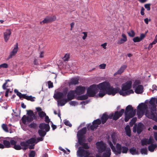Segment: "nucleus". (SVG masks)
<instances>
[{"instance_id": "nucleus-47", "label": "nucleus", "mask_w": 157, "mask_h": 157, "mask_svg": "<svg viewBox=\"0 0 157 157\" xmlns=\"http://www.w3.org/2000/svg\"><path fill=\"white\" fill-rule=\"evenodd\" d=\"M34 98H35L33 97L32 96H27L26 99L31 101H35V100L34 99Z\"/></svg>"}, {"instance_id": "nucleus-29", "label": "nucleus", "mask_w": 157, "mask_h": 157, "mask_svg": "<svg viewBox=\"0 0 157 157\" xmlns=\"http://www.w3.org/2000/svg\"><path fill=\"white\" fill-rule=\"evenodd\" d=\"M146 114L148 118L152 119L155 121L156 120V118L155 115L151 111L149 113H146Z\"/></svg>"}, {"instance_id": "nucleus-33", "label": "nucleus", "mask_w": 157, "mask_h": 157, "mask_svg": "<svg viewBox=\"0 0 157 157\" xmlns=\"http://www.w3.org/2000/svg\"><path fill=\"white\" fill-rule=\"evenodd\" d=\"M129 152L132 155L139 154L138 151L136 150V149L135 147L130 148L129 149Z\"/></svg>"}, {"instance_id": "nucleus-30", "label": "nucleus", "mask_w": 157, "mask_h": 157, "mask_svg": "<svg viewBox=\"0 0 157 157\" xmlns=\"http://www.w3.org/2000/svg\"><path fill=\"white\" fill-rule=\"evenodd\" d=\"M125 130L126 135L129 137L131 136V130L129 125H127L125 128Z\"/></svg>"}, {"instance_id": "nucleus-51", "label": "nucleus", "mask_w": 157, "mask_h": 157, "mask_svg": "<svg viewBox=\"0 0 157 157\" xmlns=\"http://www.w3.org/2000/svg\"><path fill=\"white\" fill-rule=\"evenodd\" d=\"M16 53H15V52H13V51H12L10 53L9 56L8 58L7 59V60H9L10 59L12 58L13 56H14Z\"/></svg>"}, {"instance_id": "nucleus-48", "label": "nucleus", "mask_w": 157, "mask_h": 157, "mask_svg": "<svg viewBox=\"0 0 157 157\" xmlns=\"http://www.w3.org/2000/svg\"><path fill=\"white\" fill-rule=\"evenodd\" d=\"M137 120L136 118H132L129 122V124L131 126L132 125L136 122Z\"/></svg>"}, {"instance_id": "nucleus-52", "label": "nucleus", "mask_w": 157, "mask_h": 157, "mask_svg": "<svg viewBox=\"0 0 157 157\" xmlns=\"http://www.w3.org/2000/svg\"><path fill=\"white\" fill-rule=\"evenodd\" d=\"M26 118L27 116L25 115H24L22 118L21 120L22 123L24 124H25L26 121H27V118Z\"/></svg>"}, {"instance_id": "nucleus-11", "label": "nucleus", "mask_w": 157, "mask_h": 157, "mask_svg": "<svg viewBox=\"0 0 157 157\" xmlns=\"http://www.w3.org/2000/svg\"><path fill=\"white\" fill-rule=\"evenodd\" d=\"M124 112V110L123 109H121L119 111H116L114 114L113 119L115 121L117 120L122 116Z\"/></svg>"}, {"instance_id": "nucleus-63", "label": "nucleus", "mask_w": 157, "mask_h": 157, "mask_svg": "<svg viewBox=\"0 0 157 157\" xmlns=\"http://www.w3.org/2000/svg\"><path fill=\"white\" fill-rule=\"evenodd\" d=\"M45 121L48 124L50 121V119H49L48 117L46 115L45 116Z\"/></svg>"}, {"instance_id": "nucleus-42", "label": "nucleus", "mask_w": 157, "mask_h": 157, "mask_svg": "<svg viewBox=\"0 0 157 157\" xmlns=\"http://www.w3.org/2000/svg\"><path fill=\"white\" fill-rule=\"evenodd\" d=\"M140 152L142 154H144L145 155H147V150L146 148H142L141 149Z\"/></svg>"}, {"instance_id": "nucleus-3", "label": "nucleus", "mask_w": 157, "mask_h": 157, "mask_svg": "<svg viewBox=\"0 0 157 157\" xmlns=\"http://www.w3.org/2000/svg\"><path fill=\"white\" fill-rule=\"evenodd\" d=\"M96 85L93 84L90 86L87 89V94L88 95L89 97H91L95 96V95L98 92V88L100 90H105L107 93L106 90L105 89H101L100 88L99 85Z\"/></svg>"}, {"instance_id": "nucleus-34", "label": "nucleus", "mask_w": 157, "mask_h": 157, "mask_svg": "<svg viewBox=\"0 0 157 157\" xmlns=\"http://www.w3.org/2000/svg\"><path fill=\"white\" fill-rule=\"evenodd\" d=\"M3 143L4 147H5L6 148H9L11 147V144L10 143V142L9 141L6 140H3Z\"/></svg>"}, {"instance_id": "nucleus-53", "label": "nucleus", "mask_w": 157, "mask_h": 157, "mask_svg": "<svg viewBox=\"0 0 157 157\" xmlns=\"http://www.w3.org/2000/svg\"><path fill=\"white\" fill-rule=\"evenodd\" d=\"M69 56L70 55L69 54H66L63 57V59L64 61H68L69 59Z\"/></svg>"}, {"instance_id": "nucleus-25", "label": "nucleus", "mask_w": 157, "mask_h": 157, "mask_svg": "<svg viewBox=\"0 0 157 157\" xmlns=\"http://www.w3.org/2000/svg\"><path fill=\"white\" fill-rule=\"evenodd\" d=\"M69 101L67 98H63L60 99V100L58 101V105L60 106H64L67 102Z\"/></svg>"}, {"instance_id": "nucleus-26", "label": "nucleus", "mask_w": 157, "mask_h": 157, "mask_svg": "<svg viewBox=\"0 0 157 157\" xmlns=\"http://www.w3.org/2000/svg\"><path fill=\"white\" fill-rule=\"evenodd\" d=\"M79 79L76 78H72L69 83V85H75L78 83Z\"/></svg>"}, {"instance_id": "nucleus-31", "label": "nucleus", "mask_w": 157, "mask_h": 157, "mask_svg": "<svg viewBox=\"0 0 157 157\" xmlns=\"http://www.w3.org/2000/svg\"><path fill=\"white\" fill-rule=\"evenodd\" d=\"M108 118V115L105 114H103L102 116L101 117V122L102 124H104Z\"/></svg>"}, {"instance_id": "nucleus-13", "label": "nucleus", "mask_w": 157, "mask_h": 157, "mask_svg": "<svg viewBox=\"0 0 157 157\" xmlns=\"http://www.w3.org/2000/svg\"><path fill=\"white\" fill-rule=\"evenodd\" d=\"M75 94L76 93L74 90H71L69 91L68 92L67 95V99L69 101L74 99L75 97Z\"/></svg>"}, {"instance_id": "nucleus-56", "label": "nucleus", "mask_w": 157, "mask_h": 157, "mask_svg": "<svg viewBox=\"0 0 157 157\" xmlns=\"http://www.w3.org/2000/svg\"><path fill=\"white\" fill-rule=\"evenodd\" d=\"M133 40L134 42H139L141 41L140 38L138 36L136 37L133 39Z\"/></svg>"}, {"instance_id": "nucleus-55", "label": "nucleus", "mask_w": 157, "mask_h": 157, "mask_svg": "<svg viewBox=\"0 0 157 157\" xmlns=\"http://www.w3.org/2000/svg\"><path fill=\"white\" fill-rule=\"evenodd\" d=\"M29 127L31 128H36V123L33 122L31 123L29 125Z\"/></svg>"}, {"instance_id": "nucleus-46", "label": "nucleus", "mask_w": 157, "mask_h": 157, "mask_svg": "<svg viewBox=\"0 0 157 157\" xmlns=\"http://www.w3.org/2000/svg\"><path fill=\"white\" fill-rule=\"evenodd\" d=\"M38 114L39 117L41 118L44 117L46 115V113L43 111L38 113Z\"/></svg>"}, {"instance_id": "nucleus-12", "label": "nucleus", "mask_w": 157, "mask_h": 157, "mask_svg": "<svg viewBox=\"0 0 157 157\" xmlns=\"http://www.w3.org/2000/svg\"><path fill=\"white\" fill-rule=\"evenodd\" d=\"M39 128L41 130L45 129L46 132H48L50 129V127L48 124H46L44 123H41L39 124Z\"/></svg>"}, {"instance_id": "nucleus-50", "label": "nucleus", "mask_w": 157, "mask_h": 157, "mask_svg": "<svg viewBox=\"0 0 157 157\" xmlns=\"http://www.w3.org/2000/svg\"><path fill=\"white\" fill-rule=\"evenodd\" d=\"M27 121L28 122H30L32 121L34 119V117L32 116H27Z\"/></svg>"}, {"instance_id": "nucleus-40", "label": "nucleus", "mask_w": 157, "mask_h": 157, "mask_svg": "<svg viewBox=\"0 0 157 157\" xmlns=\"http://www.w3.org/2000/svg\"><path fill=\"white\" fill-rule=\"evenodd\" d=\"M141 83L139 80H136L134 82L132 85V87L133 88H135L139 86L140 84Z\"/></svg>"}, {"instance_id": "nucleus-49", "label": "nucleus", "mask_w": 157, "mask_h": 157, "mask_svg": "<svg viewBox=\"0 0 157 157\" xmlns=\"http://www.w3.org/2000/svg\"><path fill=\"white\" fill-rule=\"evenodd\" d=\"M151 4L150 3L146 4L144 5V6L147 11H150L151 9L150 6Z\"/></svg>"}, {"instance_id": "nucleus-5", "label": "nucleus", "mask_w": 157, "mask_h": 157, "mask_svg": "<svg viewBox=\"0 0 157 157\" xmlns=\"http://www.w3.org/2000/svg\"><path fill=\"white\" fill-rule=\"evenodd\" d=\"M97 148L99 153L103 152L106 149V145L103 142H98L96 144Z\"/></svg>"}, {"instance_id": "nucleus-16", "label": "nucleus", "mask_w": 157, "mask_h": 157, "mask_svg": "<svg viewBox=\"0 0 157 157\" xmlns=\"http://www.w3.org/2000/svg\"><path fill=\"white\" fill-rule=\"evenodd\" d=\"M11 33V30L10 29H6V31L4 33V38L6 42H7L10 37Z\"/></svg>"}, {"instance_id": "nucleus-10", "label": "nucleus", "mask_w": 157, "mask_h": 157, "mask_svg": "<svg viewBox=\"0 0 157 157\" xmlns=\"http://www.w3.org/2000/svg\"><path fill=\"white\" fill-rule=\"evenodd\" d=\"M86 127L83 128L81 130L78 131L77 134L78 140H80V139H83V135L86 133Z\"/></svg>"}, {"instance_id": "nucleus-44", "label": "nucleus", "mask_w": 157, "mask_h": 157, "mask_svg": "<svg viewBox=\"0 0 157 157\" xmlns=\"http://www.w3.org/2000/svg\"><path fill=\"white\" fill-rule=\"evenodd\" d=\"M2 128L6 132H8L9 130L8 129V128L6 124H3L2 125Z\"/></svg>"}, {"instance_id": "nucleus-32", "label": "nucleus", "mask_w": 157, "mask_h": 157, "mask_svg": "<svg viewBox=\"0 0 157 157\" xmlns=\"http://www.w3.org/2000/svg\"><path fill=\"white\" fill-rule=\"evenodd\" d=\"M157 145L156 144H151L148 147V150L151 152H153L154 151V150L157 147Z\"/></svg>"}, {"instance_id": "nucleus-39", "label": "nucleus", "mask_w": 157, "mask_h": 157, "mask_svg": "<svg viewBox=\"0 0 157 157\" xmlns=\"http://www.w3.org/2000/svg\"><path fill=\"white\" fill-rule=\"evenodd\" d=\"M141 142L142 146L146 145L148 143V139L144 138L141 140Z\"/></svg>"}, {"instance_id": "nucleus-4", "label": "nucleus", "mask_w": 157, "mask_h": 157, "mask_svg": "<svg viewBox=\"0 0 157 157\" xmlns=\"http://www.w3.org/2000/svg\"><path fill=\"white\" fill-rule=\"evenodd\" d=\"M77 153L80 157H88L90 155L89 151L84 150L81 147H79Z\"/></svg>"}, {"instance_id": "nucleus-59", "label": "nucleus", "mask_w": 157, "mask_h": 157, "mask_svg": "<svg viewBox=\"0 0 157 157\" xmlns=\"http://www.w3.org/2000/svg\"><path fill=\"white\" fill-rule=\"evenodd\" d=\"M64 121V124L65 125L70 127L72 126L71 124L70 123V122H69V121L66 120H65Z\"/></svg>"}, {"instance_id": "nucleus-43", "label": "nucleus", "mask_w": 157, "mask_h": 157, "mask_svg": "<svg viewBox=\"0 0 157 157\" xmlns=\"http://www.w3.org/2000/svg\"><path fill=\"white\" fill-rule=\"evenodd\" d=\"M128 34L129 36L132 37H134L135 35V33L132 30H131L130 32H128Z\"/></svg>"}, {"instance_id": "nucleus-64", "label": "nucleus", "mask_w": 157, "mask_h": 157, "mask_svg": "<svg viewBox=\"0 0 157 157\" xmlns=\"http://www.w3.org/2000/svg\"><path fill=\"white\" fill-rule=\"evenodd\" d=\"M106 64H105L103 63L99 65V68L100 69H104L105 68Z\"/></svg>"}, {"instance_id": "nucleus-23", "label": "nucleus", "mask_w": 157, "mask_h": 157, "mask_svg": "<svg viewBox=\"0 0 157 157\" xmlns=\"http://www.w3.org/2000/svg\"><path fill=\"white\" fill-rule=\"evenodd\" d=\"M104 151V152L102 154V157H110L111 152V150L109 147L107 148Z\"/></svg>"}, {"instance_id": "nucleus-60", "label": "nucleus", "mask_w": 157, "mask_h": 157, "mask_svg": "<svg viewBox=\"0 0 157 157\" xmlns=\"http://www.w3.org/2000/svg\"><path fill=\"white\" fill-rule=\"evenodd\" d=\"M148 144H153L154 142V140L151 137H150L149 139H148Z\"/></svg>"}, {"instance_id": "nucleus-2", "label": "nucleus", "mask_w": 157, "mask_h": 157, "mask_svg": "<svg viewBox=\"0 0 157 157\" xmlns=\"http://www.w3.org/2000/svg\"><path fill=\"white\" fill-rule=\"evenodd\" d=\"M108 143L113 152L116 155L120 154L121 153L123 154H125L128 152V149L127 147L125 146H122L121 144L117 143L116 144V147H115L110 141H109Z\"/></svg>"}, {"instance_id": "nucleus-27", "label": "nucleus", "mask_w": 157, "mask_h": 157, "mask_svg": "<svg viewBox=\"0 0 157 157\" xmlns=\"http://www.w3.org/2000/svg\"><path fill=\"white\" fill-rule=\"evenodd\" d=\"M54 98L56 99H60L63 98V93L61 92H58L54 94Z\"/></svg>"}, {"instance_id": "nucleus-57", "label": "nucleus", "mask_w": 157, "mask_h": 157, "mask_svg": "<svg viewBox=\"0 0 157 157\" xmlns=\"http://www.w3.org/2000/svg\"><path fill=\"white\" fill-rule=\"evenodd\" d=\"M35 152L34 151H32L30 152L29 156V157H35Z\"/></svg>"}, {"instance_id": "nucleus-24", "label": "nucleus", "mask_w": 157, "mask_h": 157, "mask_svg": "<svg viewBox=\"0 0 157 157\" xmlns=\"http://www.w3.org/2000/svg\"><path fill=\"white\" fill-rule=\"evenodd\" d=\"M124 114L125 116L124 121L125 122L128 121L130 118H132L135 115L133 112L129 113L128 114L124 113Z\"/></svg>"}, {"instance_id": "nucleus-17", "label": "nucleus", "mask_w": 157, "mask_h": 157, "mask_svg": "<svg viewBox=\"0 0 157 157\" xmlns=\"http://www.w3.org/2000/svg\"><path fill=\"white\" fill-rule=\"evenodd\" d=\"M124 113L128 114L129 113H134L135 115L136 113V109L134 110L132 106L130 105H128L126 108L125 111H124Z\"/></svg>"}, {"instance_id": "nucleus-58", "label": "nucleus", "mask_w": 157, "mask_h": 157, "mask_svg": "<svg viewBox=\"0 0 157 157\" xmlns=\"http://www.w3.org/2000/svg\"><path fill=\"white\" fill-rule=\"evenodd\" d=\"M68 89L67 88H65L63 91V92H62L63 94V96H66L67 94L68 93Z\"/></svg>"}, {"instance_id": "nucleus-38", "label": "nucleus", "mask_w": 157, "mask_h": 157, "mask_svg": "<svg viewBox=\"0 0 157 157\" xmlns=\"http://www.w3.org/2000/svg\"><path fill=\"white\" fill-rule=\"evenodd\" d=\"M47 132L46 131H43L41 129H39L38 131V133L39 136L43 137L46 135Z\"/></svg>"}, {"instance_id": "nucleus-6", "label": "nucleus", "mask_w": 157, "mask_h": 157, "mask_svg": "<svg viewBox=\"0 0 157 157\" xmlns=\"http://www.w3.org/2000/svg\"><path fill=\"white\" fill-rule=\"evenodd\" d=\"M144 125L141 123H139L137 126L135 125L133 128V132H137L138 134H140L143 131L144 128Z\"/></svg>"}, {"instance_id": "nucleus-62", "label": "nucleus", "mask_w": 157, "mask_h": 157, "mask_svg": "<svg viewBox=\"0 0 157 157\" xmlns=\"http://www.w3.org/2000/svg\"><path fill=\"white\" fill-rule=\"evenodd\" d=\"M48 87L49 88H52L53 86V84L51 81H48Z\"/></svg>"}, {"instance_id": "nucleus-61", "label": "nucleus", "mask_w": 157, "mask_h": 157, "mask_svg": "<svg viewBox=\"0 0 157 157\" xmlns=\"http://www.w3.org/2000/svg\"><path fill=\"white\" fill-rule=\"evenodd\" d=\"M142 113V112L138 109L137 112V115L138 116V117H141L144 114V113H143V114Z\"/></svg>"}, {"instance_id": "nucleus-15", "label": "nucleus", "mask_w": 157, "mask_h": 157, "mask_svg": "<svg viewBox=\"0 0 157 157\" xmlns=\"http://www.w3.org/2000/svg\"><path fill=\"white\" fill-rule=\"evenodd\" d=\"M78 143L79 144L82 146V149H88L90 148L89 146L88 145V143H84V140L80 139L78 140Z\"/></svg>"}, {"instance_id": "nucleus-8", "label": "nucleus", "mask_w": 157, "mask_h": 157, "mask_svg": "<svg viewBox=\"0 0 157 157\" xmlns=\"http://www.w3.org/2000/svg\"><path fill=\"white\" fill-rule=\"evenodd\" d=\"M101 120L99 119L94 120L92 122V125H90V128L92 130L94 131L98 127V125L101 123Z\"/></svg>"}, {"instance_id": "nucleus-37", "label": "nucleus", "mask_w": 157, "mask_h": 157, "mask_svg": "<svg viewBox=\"0 0 157 157\" xmlns=\"http://www.w3.org/2000/svg\"><path fill=\"white\" fill-rule=\"evenodd\" d=\"M88 95L85 94L82 95L77 97V99L78 100H83L87 99L88 98Z\"/></svg>"}, {"instance_id": "nucleus-7", "label": "nucleus", "mask_w": 157, "mask_h": 157, "mask_svg": "<svg viewBox=\"0 0 157 157\" xmlns=\"http://www.w3.org/2000/svg\"><path fill=\"white\" fill-rule=\"evenodd\" d=\"M56 20V17L54 15L52 17L47 16L42 21L40 22V24L42 23L43 24L48 23L55 21Z\"/></svg>"}, {"instance_id": "nucleus-54", "label": "nucleus", "mask_w": 157, "mask_h": 157, "mask_svg": "<svg viewBox=\"0 0 157 157\" xmlns=\"http://www.w3.org/2000/svg\"><path fill=\"white\" fill-rule=\"evenodd\" d=\"M100 91L98 94V95L100 97H103L105 94V92L104 91Z\"/></svg>"}, {"instance_id": "nucleus-9", "label": "nucleus", "mask_w": 157, "mask_h": 157, "mask_svg": "<svg viewBox=\"0 0 157 157\" xmlns=\"http://www.w3.org/2000/svg\"><path fill=\"white\" fill-rule=\"evenodd\" d=\"M85 90L86 88L85 86H79L76 88L75 91L77 95H80L84 93Z\"/></svg>"}, {"instance_id": "nucleus-19", "label": "nucleus", "mask_w": 157, "mask_h": 157, "mask_svg": "<svg viewBox=\"0 0 157 157\" xmlns=\"http://www.w3.org/2000/svg\"><path fill=\"white\" fill-rule=\"evenodd\" d=\"M10 143L11 145H13V148L16 150H20L22 149L21 145H17V142L13 140H10Z\"/></svg>"}, {"instance_id": "nucleus-35", "label": "nucleus", "mask_w": 157, "mask_h": 157, "mask_svg": "<svg viewBox=\"0 0 157 157\" xmlns=\"http://www.w3.org/2000/svg\"><path fill=\"white\" fill-rule=\"evenodd\" d=\"M36 139L34 138H31L30 139L26 140V142L29 145V144H33L34 143H36Z\"/></svg>"}, {"instance_id": "nucleus-41", "label": "nucleus", "mask_w": 157, "mask_h": 157, "mask_svg": "<svg viewBox=\"0 0 157 157\" xmlns=\"http://www.w3.org/2000/svg\"><path fill=\"white\" fill-rule=\"evenodd\" d=\"M155 98H152L151 100L149 101V103L151 105H152L154 104H155ZM156 103L157 104V97L156 99Z\"/></svg>"}, {"instance_id": "nucleus-28", "label": "nucleus", "mask_w": 157, "mask_h": 157, "mask_svg": "<svg viewBox=\"0 0 157 157\" xmlns=\"http://www.w3.org/2000/svg\"><path fill=\"white\" fill-rule=\"evenodd\" d=\"M20 144L22 147V149L24 150H25L28 148L29 145L26 142V140L25 141H23L20 142Z\"/></svg>"}, {"instance_id": "nucleus-36", "label": "nucleus", "mask_w": 157, "mask_h": 157, "mask_svg": "<svg viewBox=\"0 0 157 157\" xmlns=\"http://www.w3.org/2000/svg\"><path fill=\"white\" fill-rule=\"evenodd\" d=\"M27 114L29 116H32L33 117H34V119H35L36 118L35 114L34 113L33 111L31 110H27Z\"/></svg>"}, {"instance_id": "nucleus-22", "label": "nucleus", "mask_w": 157, "mask_h": 157, "mask_svg": "<svg viewBox=\"0 0 157 157\" xmlns=\"http://www.w3.org/2000/svg\"><path fill=\"white\" fill-rule=\"evenodd\" d=\"M121 36L123 38H121L118 40L117 44H122L126 41L127 40V36L124 34H122Z\"/></svg>"}, {"instance_id": "nucleus-20", "label": "nucleus", "mask_w": 157, "mask_h": 157, "mask_svg": "<svg viewBox=\"0 0 157 157\" xmlns=\"http://www.w3.org/2000/svg\"><path fill=\"white\" fill-rule=\"evenodd\" d=\"M127 67V66L126 65H123L122 66L120 69L115 73L114 74V75H121L122 73H123Z\"/></svg>"}, {"instance_id": "nucleus-14", "label": "nucleus", "mask_w": 157, "mask_h": 157, "mask_svg": "<svg viewBox=\"0 0 157 157\" xmlns=\"http://www.w3.org/2000/svg\"><path fill=\"white\" fill-rule=\"evenodd\" d=\"M137 108L139 110L141 111L142 113H144L145 110L147 109V106L145 104L141 103L138 106Z\"/></svg>"}, {"instance_id": "nucleus-1", "label": "nucleus", "mask_w": 157, "mask_h": 157, "mask_svg": "<svg viewBox=\"0 0 157 157\" xmlns=\"http://www.w3.org/2000/svg\"><path fill=\"white\" fill-rule=\"evenodd\" d=\"M132 85L131 81H127L122 85L121 90L117 87L114 88L111 86L109 82L106 81L100 83L99 85L101 89L106 90L107 94L109 95L114 96L116 93H119L121 95L125 96L134 93L132 90H129L132 87Z\"/></svg>"}, {"instance_id": "nucleus-21", "label": "nucleus", "mask_w": 157, "mask_h": 157, "mask_svg": "<svg viewBox=\"0 0 157 157\" xmlns=\"http://www.w3.org/2000/svg\"><path fill=\"white\" fill-rule=\"evenodd\" d=\"M121 36L123 38H121L118 40L117 44H122L126 41L127 40V36L124 34H122Z\"/></svg>"}, {"instance_id": "nucleus-45", "label": "nucleus", "mask_w": 157, "mask_h": 157, "mask_svg": "<svg viewBox=\"0 0 157 157\" xmlns=\"http://www.w3.org/2000/svg\"><path fill=\"white\" fill-rule=\"evenodd\" d=\"M18 50V43H16L15 45V47L13 49L12 51L15 52V53H17Z\"/></svg>"}, {"instance_id": "nucleus-18", "label": "nucleus", "mask_w": 157, "mask_h": 157, "mask_svg": "<svg viewBox=\"0 0 157 157\" xmlns=\"http://www.w3.org/2000/svg\"><path fill=\"white\" fill-rule=\"evenodd\" d=\"M135 88V92L137 94H141L144 92V87L142 85H140Z\"/></svg>"}]
</instances>
